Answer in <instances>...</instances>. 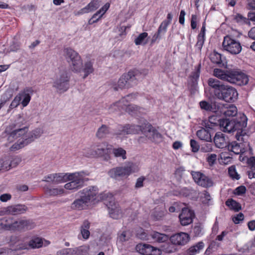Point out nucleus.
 <instances>
[{
	"label": "nucleus",
	"mask_w": 255,
	"mask_h": 255,
	"mask_svg": "<svg viewBox=\"0 0 255 255\" xmlns=\"http://www.w3.org/2000/svg\"><path fill=\"white\" fill-rule=\"evenodd\" d=\"M248 119L244 114H240L239 116L232 119H223L220 121V128L223 131L233 133L237 131L236 138L239 141L247 140L246 128L247 125Z\"/></svg>",
	"instance_id": "nucleus-1"
},
{
	"label": "nucleus",
	"mask_w": 255,
	"mask_h": 255,
	"mask_svg": "<svg viewBox=\"0 0 255 255\" xmlns=\"http://www.w3.org/2000/svg\"><path fill=\"white\" fill-rule=\"evenodd\" d=\"M208 83L215 90V94L219 99L227 102H234L237 99L238 94L235 88L225 85L214 78H209Z\"/></svg>",
	"instance_id": "nucleus-2"
},
{
	"label": "nucleus",
	"mask_w": 255,
	"mask_h": 255,
	"mask_svg": "<svg viewBox=\"0 0 255 255\" xmlns=\"http://www.w3.org/2000/svg\"><path fill=\"white\" fill-rule=\"evenodd\" d=\"M214 75L222 80L239 86L246 85L249 81L247 76L238 70L224 71L216 68L214 70Z\"/></svg>",
	"instance_id": "nucleus-3"
},
{
	"label": "nucleus",
	"mask_w": 255,
	"mask_h": 255,
	"mask_svg": "<svg viewBox=\"0 0 255 255\" xmlns=\"http://www.w3.org/2000/svg\"><path fill=\"white\" fill-rule=\"evenodd\" d=\"M23 118L20 115H18L17 120L15 123L12 124L7 126L4 131L5 133L7 136V140L9 142H12L15 139L20 138L17 142L25 140L28 133V128L27 127L21 128V125L23 124Z\"/></svg>",
	"instance_id": "nucleus-4"
},
{
	"label": "nucleus",
	"mask_w": 255,
	"mask_h": 255,
	"mask_svg": "<svg viewBox=\"0 0 255 255\" xmlns=\"http://www.w3.org/2000/svg\"><path fill=\"white\" fill-rule=\"evenodd\" d=\"M89 175L88 171H80L70 173L69 175L68 181L64 185V188L67 190H77L81 188L85 185V183L89 180L87 177Z\"/></svg>",
	"instance_id": "nucleus-5"
},
{
	"label": "nucleus",
	"mask_w": 255,
	"mask_h": 255,
	"mask_svg": "<svg viewBox=\"0 0 255 255\" xmlns=\"http://www.w3.org/2000/svg\"><path fill=\"white\" fill-rule=\"evenodd\" d=\"M138 75L137 72L134 71L124 74L119 79L117 84L113 85V88L115 91H118L134 86L137 84Z\"/></svg>",
	"instance_id": "nucleus-6"
},
{
	"label": "nucleus",
	"mask_w": 255,
	"mask_h": 255,
	"mask_svg": "<svg viewBox=\"0 0 255 255\" xmlns=\"http://www.w3.org/2000/svg\"><path fill=\"white\" fill-rule=\"evenodd\" d=\"M64 53L66 59L72 70L75 72H80L83 66V63L79 54L70 48H65Z\"/></svg>",
	"instance_id": "nucleus-7"
},
{
	"label": "nucleus",
	"mask_w": 255,
	"mask_h": 255,
	"mask_svg": "<svg viewBox=\"0 0 255 255\" xmlns=\"http://www.w3.org/2000/svg\"><path fill=\"white\" fill-rule=\"evenodd\" d=\"M112 146L105 142H103L93 148L90 149L86 156L88 157H103L105 160L108 161L110 158Z\"/></svg>",
	"instance_id": "nucleus-8"
},
{
	"label": "nucleus",
	"mask_w": 255,
	"mask_h": 255,
	"mask_svg": "<svg viewBox=\"0 0 255 255\" xmlns=\"http://www.w3.org/2000/svg\"><path fill=\"white\" fill-rule=\"evenodd\" d=\"M70 76L66 71H60L56 75L53 83V87L55 88L57 92L63 93L69 88Z\"/></svg>",
	"instance_id": "nucleus-9"
},
{
	"label": "nucleus",
	"mask_w": 255,
	"mask_h": 255,
	"mask_svg": "<svg viewBox=\"0 0 255 255\" xmlns=\"http://www.w3.org/2000/svg\"><path fill=\"white\" fill-rule=\"evenodd\" d=\"M43 133V130L40 128H36L27 134L25 140L16 142L12 144L9 149L14 151L19 150L34 141L36 139L39 138Z\"/></svg>",
	"instance_id": "nucleus-10"
},
{
	"label": "nucleus",
	"mask_w": 255,
	"mask_h": 255,
	"mask_svg": "<svg viewBox=\"0 0 255 255\" xmlns=\"http://www.w3.org/2000/svg\"><path fill=\"white\" fill-rule=\"evenodd\" d=\"M222 46L225 50L233 55L239 54L242 49L239 41L230 35H226L224 37Z\"/></svg>",
	"instance_id": "nucleus-11"
},
{
	"label": "nucleus",
	"mask_w": 255,
	"mask_h": 255,
	"mask_svg": "<svg viewBox=\"0 0 255 255\" xmlns=\"http://www.w3.org/2000/svg\"><path fill=\"white\" fill-rule=\"evenodd\" d=\"M143 123L140 125L127 124L125 126L120 125L115 132L117 135H125L129 134H136L142 131Z\"/></svg>",
	"instance_id": "nucleus-12"
},
{
	"label": "nucleus",
	"mask_w": 255,
	"mask_h": 255,
	"mask_svg": "<svg viewBox=\"0 0 255 255\" xmlns=\"http://www.w3.org/2000/svg\"><path fill=\"white\" fill-rule=\"evenodd\" d=\"M191 174L194 182L199 186L209 188L213 185L212 179L200 171H191Z\"/></svg>",
	"instance_id": "nucleus-13"
},
{
	"label": "nucleus",
	"mask_w": 255,
	"mask_h": 255,
	"mask_svg": "<svg viewBox=\"0 0 255 255\" xmlns=\"http://www.w3.org/2000/svg\"><path fill=\"white\" fill-rule=\"evenodd\" d=\"M132 164L129 163L126 166L117 167L110 169L108 172L109 175L113 178L117 179L129 175L132 172Z\"/></svg>",
	"instance_id": "nucleus-14"
},
{
	"label": "nucleus",
	"mask_w": 255,
	"mask_h": 255,
	"mask_svg": "<svg viewBox=\"0 0 255 255\" xmlns=\"http://www.w3.org/2000/svg\"><path fill=\"white\" fill-rule=\"evenodd\" d=\"M145 136L151 140H156L161 138V134L151 124L144 121L142 131Z\"/></svg>",
	"instance_id": "nucleus-15"
},
{
	"label": "nucleus",
	"mask_w": 255,
	"mask_h": 255,
	"mask_svg": "<svg viewBox=\"0 0 255 255\" xmlns=\"http://www.w3.org/2000/svg\"><path fill=\"white\" fill-rule=\"evenodd\" d=\"M35 226L31 220L20 219L14 221V225L11 226V229H14V231H25L33 229Z\"/></svg>",
	"instance_id": "nucleus-16"
},
{
	"label": "nucleus",
	"mask_w": 255,
	"mask_h": 255,
	"mask_svg": "<svg viewBox=\"0 0 255 255\" xmlns=\"http://www.w3.org/2000/svg\"><path fill=\"white\" fill-rule=\"evenodd\" d=\"M136 250L143 255H159L160 251L147 244H139L136 246Z\"/></svg>",
	"instance_id": "nucleus-17"
},
{
	"label": "nucleus",
	"mask_w": 255,
	"mask_h": 255,
	"mask_svg": "<svg viewBox=\"0 0 255 255\" xmlns=\"http://www.w3.org/2000/svg\"><path fill=\"white\" fill-rule=\"evenodd\" d=\"M193 211L188 208H184L182 210L181 214L179 215V218L182 226H187L191 224L194 217Z\"/></svg>",
	"instance_id": "nucleus-18"
},
{
	"label": "nucleus",
	"mask_w": 255,
	"mask_h": 255,
	"mask_svg": "<svg viewBox=\"0 0 255 255\" xmlns=\"http://www.w3.org/2000/svg\"><path fill=\"white\" fill-rule=\"evenodd\" d=\"M28 210V208L23 204H17L9 206L3 208L1 211L5 214H10L16 215L25 213Z\"/></svg>",
	"instance_id": "nucleus-19"
},
{
	"label": "nucleus",
	"mask_w": 255,
	"mask_h": 255,
	"mask_svg": "<svg viewBox=\"0 0 255 255\" xmlns=\"http://www.w3.org/2000/svg\"><path fill=\"white\" fill-rule=\"evenodd\" d=\"M79 193L82 194L89 203L96 199L98 194V188L96 186H91L84 188Z\"/></svg>",
	"instance_id": "nucleus-20"
},
{
	"label": "nucleus",
	"mask_w": 255,
	"mask_h": 255,
	"mask_svg": "<svg viewBox=\"0 0 255 255\" xmlns=\"http://www.w3.org/2000/svg\"><path fill=\"white\" fill-rule=\"evenodd\" d=\"M170 240L173 245L183 246L188 242L189 236L187 233L181 232L171 236Z\"/></svg>",
	"instance_id": "nucleus-21"
},
{
	"label": "nucleus",
	"mask_w": 255,
	"mask_h": 255,
	"mask_svg": "<svg viewBox=\"0 0 255 255\" xmlns=\"http://www.w3.org/2000/svg\"><path fill=\"white\" fill-rule=\"evenodd\" d=\"M107 206L109 209L110 217L115 219H118L122 216V211L119 204L114 201H110Z\"/></svg>",
	"instance_id": "nucleus-22"
},
{
	"label": "nucleus",
	"mask_w": 255,
	"mask_h": 255,
	"mask_svg": "<svg viewBox=\"0 0 255 255\" xmlns=\"http://www.w3.org/2000/svg\"><path fill=\"white\" fill-rule=\"evenodd\" d=\"M222 120L217 116L213 115L210 116L208 120L203 121L201 125L207 129H213L218 126H220V121Z\"/></svg>",
	"instance_id": "nucleus-23"
},
{
	"label": "nucleus",
	"mask_w": 255,
	"mask_h": 255,
	"mask_svg": "<svg viewBox=\"0 0 255 255\" xmlns=\"http://www.w3.org/2000/svg\"><path fill=\"white\" fill-rule=\"evenodd\" d=\"M238 143L237 141H233L228 145V149L229 150L234 152L235 154H239L241 153L245 152V144L244 143L246 142L240 141Z\"/></svg>",
	"instance_id": "nucleus-24"
},
{
	"label": "nucleus",
	"mask_w": 255,
	"mask_h": 255,
	"mask_svg": "<svg viewBox=\"0 0 255 255\" xmlns=\"http://www.w3.org/2000/svg\"><path fill=\"white\" fill-rule=\"evenodd\" d=\"M169 24L166 21H162L158 28L157 31L152 37L151 42L154 43L157 39L161 38L162 36L164 35L167 31V27Z\"/></svg>",
	"instance_id": "nucleus-25"
},
{
	"label": "nucleus",
	"mask_w": 255,
	"mask_h": 255,
	"mask_svg": "<svg viewBox=\"0 0 255 255\" xmlns=\"http://www.w3.org/2000/svg\"><path fill=\"white\" fill-rule=\"evenodd\" d=\"M89 203L81 194L80 198L76 199L71 204V208L74 210H82L86 208Z\"/></svg>",
	"instance_id": "nucleus-26"
},
{
	"label": "nucleus",
	"mask_w": 255,
	"mask_h": 255,
	"mask_svg": "<svg viewBox=\"0 0 255 255\" xmlns=\"http://www.w3.org/2000/svg\"><path fill=\"white\" fill-rule=\"evenodd\" d=\"M115 135L111 130L109 127L106 125H102L100 128H98L96 136L99 139H103L108 137L110 135Z\"/></svg>",
	"instance_id": "nucleus-27"
},
{
	"label": "nucleus",
	"mask_w": 255,
	"mask_h": 255,
	"mask_svg": "<svg viewBox=\"0 0 255 255\" xmlns=\"http://www.w3.org/2000/svg\"><path fill=\"white\" fill-rule=\"evenodd\" d=\"M209 129H207L206 128H202L201 129L197 130L196 135L199 138L202 140L211 142L212 138L211 133L209 130Z\"/></svg>",
	"instance_id": "nucleus-28"
},
{
	"label": "nucleus",
	"mask_w": 255,
	"mask_h": 255,
	"mask_svg": "<svg viewBox=\"0 0 255 255\" xmlns=\"http://www.w3.org/2000/svg\"><path fill=\"white\" fill-rule=\"evenodd\" d=\"M33 90L31 87L25 88L21 94L23 100L21 104L23 107H26L29 103L31 99V95L33 93Z\"/></svg>",
	"instance_id": "nucleus-29"
},
{
	"label": "nucleus",
	"mask_w": 255,
	"mask_h": 255,
	"mask_svg": "<svg viewBox=\"0 0 255 255\" xmlns=\"http://www.w3.org/2000/svg\"><path fill=\"white\" fill-rule=\"evenodd\" d=\"M214 141L216 146L219 148H223L227 146V142L223 133L217 132L216 133Z\"/></svg>",
	"instance_id": "nucleus-30"
},
{
	"label": "nucleus",
	"mask_w": 255,
	"mask_h": 255,
	"mask_svg": "<svg viewBox=\"0 0 255 255\" xmlns=\"http://www.w3.org/2000/svg\"><path fill=\"white\" fill-rule=\"evenodd\" d=\"M204 244L200 242L191 247L187 251L186 255H195L203 249Z\"/></svg>",
	"instance_id": "nucleus-31"
},
{
	"label": "nucleus",
	"mask_w": 255,
	"mask_h": 255,
	"mask_svg": "<svg viewBox=\"0 0 255 255\" xmlns=\"http://www.w3.org/2000/svg\"><path fill=\"white\" fill-rule=\"evenodd\" d=\"M125 111L129 114L134 116L138 115V113L140 114L143 113L144 109L135 105L128 104Z\"/></svg>",
	"instance_id": "nucleus-32"
},
{
	"label": "nucleus",
	"mask_w": 255,
	"mask_h": 255,
	"mask_svg": "<svg viewBox=\"0 0 255 255\" xmlns=\"http://www.w3.org/2000/svg\"><path fill=\"white\" fill-rule=\"evenodd\" d=\"M90 223L87 220H85L81 226V234L84 239H88L90 236Z\"/></svg>",
	"instance_id": "nucleus-33"
},
{
	"label": "nucleus",
	"mask_w": 255,
	"mask_h": 255,
	"mask_svg": "<svg viewBox=\"0 0 255 255\" xmlns=\"http://www.w3.org/2000/svg\"><path fill=\"white\" fill-rule=\"evenodd\" d=\"M150 236L154 242L158 243H163L168 239V237L165 234L159 232H154L150 234Z\"/></svg>",
	"instance_id": "nucleus-34"
},
{
	"label": "nucleus",
	"mask_w": 255,
	"mask_h": 255,
	"mask_svg": "<svg viewBox=\"0 0 255 255\" xmlns=\"http://www.w3.org/2000/svg\"><path fill=\"white\" fill-rule=\"evenodd\" d=\"M248 163L250 167L247 171V174L250 179L255 178V157H251L248 160Z\"/></svg>",
	"instance_id": "nucleus-35"
},
{
	"label": "nucleus",
	"mask_w": 255,
	"mask_h": 255,
	"mask_svg": "<svg viewBox=\"0 0 255 255\" xmlns=\"http://www.w3.org/2000/svg\"><path fill=\"white\" fill-rule=\"evenodd\" d=\"M234 20L240 25L248 24L250 25L251 19L248 16L246 17L240 13H237L234 16Z\"/></svg>",
	"instance_id": "nucleus-36"
},
{
	"label": "nucleus",
	"mask_w": 255,
	"mask_h": 255,
	"mask_svg": "<svg viewBox=\"0 0 255 255\" xmlns=\"http://www.w3.org/2000/svg\"><path fill=\"white\" fill-rule=\"evenodd\" d=\"M148 33L147 32H142L134 39V43L136 45H144L147 43Z\"/></svg>",
	"instance_id": "nucleus-37"
},
{
	"label": "nucleus",
	"mask_w": 255,
	"mask_h": 255,
	"mask_svg": "<svg viewBox=\"0 0 255 255\" xmlns=\"http://www.w3.org/2000/svg\"><path fill=\"white\" fill-rule=\"evenodd\" d=\"M70 173H54V184H58L67 182Z\"/></svg>",
	"instance_id": "nucleus-38"
},
{
	"label": "nucleus",
	"mask_w": 255,
	"mask_h": 255,
	"mask_svg": "<svg viewBox=\"0 0 255 255\" xmlns=\"http://www.w3.org/2000/svg\"><path fill=\"white\" fill-rule=\"evenodd\" d=\"M201 67V64H199L197 67H196L195 71L192 72L190 76V80L192 83L193 85H195L197 83V80L200 76Z\"/></svg>",
	"instance_id": "nucleus-39"
},
{
	"label": "nucleus",
	"mask_w": 255,
	"mask_h": 255,
	"mask_svg": "<svg viewBox=\"0 0 255 255\" xmlns=\"http://www.w3.org/2000/svg\"><path fill=\"white\" fill-rule=\"evenodd\" d=\"M223 113L226 117H234L237 114V108L236 106L232 105L225 108L223 111Z\"/></svg>",
	"instance_id": "nucleus-40"
},
{
	"label": "nucleus",
	"mask_w": 255,
	"mask_h": 255,
	"mask_svg": "<svg viewBox=\"0 0 255 255\" xmlns=\"http://www.w3.org/2000/svg\"><path fill=\"white\" fill-rule=\"evenodd\" d=\"M93 65V62L90 61L85 63L83 69L82 68L81 69V71L82 70L84 72L83 79H85L89 74L93 72L94 68Z\"/></svg>",
	"instance_id": "nucleus-41"
},
{
	"label": "nucleus",
	"mask_w": 255,
	"mask_h": 255,
	"mask_svg": "<svg viewBox=\"0 0 255 255\" xmlns=\"http://www.w3.org/2000/svg\"><path fill=\"white\" fill-rule=\"evenodd\" d=\"M1 225L2 228L6 230L14 231V229H11V226L14 225V221L11 218H3L2 220Z\"/></svg>",
	"instance_id": "nucleus-42"
},
{
	"label": "nucleus",
	"mask_w": 255,
	"mask_h": 255,
	"mask_svg": "<svg viewBox=\"0 0 255 255\" xmlns=\"http://www.w3.org/2000/svg\"><path fill=\"white\" fill-rule=\"evenodd\" d=\"M112 152L116 157H122L123 160L127 158V152L122 147L112 148Z\"/></svg>",
	"instance_id": "nucleus-43"
},
{
	"label": "nucleus",
	"mask_w": 255,
	"mask_h": 255,
	"mask_svg": "<svg viewBox=\"0 0 255 255\" xmlns=\"http://www.w3.org/2000/svg\"><path fill=\"white\" fill-rule=\"evenodd\" d=\"M43 242L42 239L35 238L29 242L28 247L32 249L39 248L42 246Z\"/></svg>",
	"instance_id": "nucleus-44"
},
{
	"label": "nucleus",
	"mask_w": 255,
	"mask_h": 255,
	"mask_svg": "<svg viewBox=\"0 0 255 255\" xmlns=\"http://www.w3.org/2000/svg\"><path fill=\"white\" fill-rule=\"evenodd\" d=\"M226 205L235 211H239L241 209L240 204L232 199H228L226 202Z\"/></svg>",
	"instance_id": "nucleus-45"
},
{
	"label": "nucleus",
	"mask_w": 255,
	"mask_h": 255,
	"mask_svg": "<svg viewBox=\"0 0 255 255\" xmlns=\"http://www.w3.org/2000/svg\"><path fill=\"white\" fill-rule=\"evenodd\" d=\"M248 5L252 11L248 12V16L252 21L255 22V0H252L248 3Z\"/></svg>",
	"instance_id": "nucleus-46"
},
{
	"label": "nucleus",
	"mask_w": 255,
	"mask_h": 255,
	"mask_svg": "<svg viewBox=\"0 0 255 255\" xmlns=\"http://www.w3.org/2000/svg\"><path fill=\"white\" fill-rule=\"evenodd\" d=\"M135 98V96L134 94H130L122 98L119 101H117V102L112 104V107L115 106L116 105H117V104L124 103L125 102H126L127 104H128V103L129 102L131 101L132 100L134 99Z\"/></svg>",
	"instance_id": "nucleus-47"
},
{
	"label": "nucleus",
	"mask_w": 255,
	"mask_h": 255,
	"mask_svg": "<svg viewBox=\"0 0 255 255\" xmlns=\"http://www.w3.org/2000/svg\"><path fill=\"white\" fill-rule=\"evenodd\" d=\"M10 163L7 157L0 159V171L8 170L10 169Z\"/></svg>",
	"instance_id": "nucleus-48"
},
{
	"label": "nucleus",
	"mask_w": 255,
	"mask_h": 255,
	"mask_svg": "<svg viewBox=\"0 0 255 255\" xmlns=\"http://www.w3.org/2000/svg\"><path fill=\"white\" fill-rule=\"evenodd\" d=\"M64 190L63 188H48L46 191V194L49 196H56L64 193Z\"/></svg>",
	"instance_id": "nucleus-49"
},
{
	"label": "nucleus",
	"mask_w": 255,
	"mask_h": 255,
	"mask_svg": "<svg viewBox=\"0 0 255 255\" xmlns=\"http://www.w3.org/2000/svg\"><path fill=\"white\" fill-rule=\"evenodd\" d=\"M210 59L211 61L217 64L222 63V56L220 53L217 52H214L210 55Z\"/></svg>",
	"instance_id": "nucleus-50"
},
{
	"label": "nucleus",
	"mask_w": 255,
	"mask_h": 255,
	"mask_svg": "<svg viewBox=\"0 0 255 255\" xmlns=\"http://www.w3.org/2000/svg\"><path fill=\"white\" fill-rule=\"evenodd\" d=\"M229 176L233 179L239 180L240 178V175L237 173L235 166H231L228 169Z\"/></svg>",
	"instance_id": "nucleus-51"
},
{
	"label": "nucleus",
	"mask_w": 255,
	"mask_h": 255,
	"mask_svg": "<svg viewBox=\"0 0 255 255\" xmlns=\"http://www.w3.org/2000/svg\"><path fill=\"white\" fill-rule=\"evenodd\" d=\"M192 233L194 237H199L203 235V228L201 225L197 224L192 228Z\"/></svg>",
	"instance_id": "nucleus-52"
},
{
	"label": "nucleus",
	"mask_w": 255,
	"mask_h": 255,
	"mask_svg": "<svg viewBox=\"0 0 255 255\" xmlns=\"http://www.w3.org/2000/svg\"><path fill=\"white\" fill-rule=\"evenodd\" d=\"M10 163V168L15 167L21 161V158L18 156L7 157Z\"/></svg>",
	"instance_id": "nucleus-53"
},
{
	"label": "nucleus",
	"mask_w": 255,
	"mask_h": 255,
	"mask_svg": "<svg viewBox=\"0 0 255 255\" xmlns=\"http://www.w3.org/2000/svg\"><path fill=\"white\" fill-rule=\"evenodd\" d=\"M21 100V97L20 96H16L13 100L9 106V109L7 110V112H9L11 110L16 108L20 104V101Z\"/></svg>",
	"instance_id": "nucleus-54"
},
{
	"label": "nucleus",
	"mask_w": 255,
	"mask_h": 255,
	"mask_svg": "<svg viewBox=\"0 0 255 255\" xmlns=\"http://www.w3.org/2000/svg\"><path fill=\"white\" fill-rule=\"evenodd\" d=\"M128 106V104L125 102L124 103H121L119 104H117L114 107H112V105L109 107V110L111 111V112H113L115 111H122V110H126V108Z\"/></svg>",
	"instance_id": "nucleus-55"
},
{
	"label": "nucleus",
	"mask_w": 255,
	"mask_h": 255,
	"mask_svg": "<svg viewBox=\"0 0 255 255\" xmlns=\"http://www.w3.org/2000/svg\"><path fill=\"white\" fill-rule=\"evenodd\" d=\"M89 12L93 11L99 7V4L97 0H93L87 5Z\"/></svg>",
	"instance_id": "nucleus-56"
},
{
	"label": "nucleus",
	"mask_w": 255,
	"mask_h": 255,
	"mask_svg": "<svg viewBox=\"0 0 255 255\" xmlns=\"http://www.w3.org/2000/svg\"><path fill=\"white\" fill-rule=\"evenodd\" d=\"M205 40V37L197 36V41L195 45V47L199 52H200L201 51Z\"/></svg>",
	"instance_id": "nucleus-57"
},
{
	"label": "nucleus",
	"mask_w": 255,
	"mask_h": 255,
	"mask_svg": "<svg viewBox=\"0 0 255 255\" xmlns=\"http://www.w3.org/2000/svg\"><path fill=\"white\" fill-rule=\"evenodd\" d=\"M130 237V233L128 231H123L119 236L120 242H123L128 240Z\"/></svg>",
	"instance_id": "nucleus-58"
},
{
	"label": "nucleus",
	"mask_w": 255,
	"mask_h": 255,
	"mask_svg": "<svg viewBox=\"0 0 255 255\" xmlns=\"http://www.w3.org/2000/svg\"><path fill=\"white\" fill-rule=\"evenodd\" d=\"M200 107L202 110L211 111L213 109L212 105L206 101H202L199 103Z\"/></svg>",
	"instance_id": "nucleus-59"
},
{
	"label": "nucleus",
	"mask_w": 255,
	"mask_h": 255,
	"mask_svg": "<svg viewBox=\"0 0 255 255\" xmlns=\"http://www.w3.org/2000/svg\"><path fill=\"white\" fill-rule=\"evenodd\" d=\"M21 241H22V237L17 235H12L9 239V243L12 245H15L16 247L17 244Z\"/></svg>",
	"instance_id": "nucleus-60"
},
{
	"label": "nucleus",
	"mask_w": 255,
	"mask_h": 255,
	"mask_svg": "<svg viewBox=\"0 0 255 255\" xmlns=\"http://www.w3.org/2000/svg\"><path fill=\"white\" fill-rule=\"evenodd\" d=\"M192 191L191 188L183 187L179 190L178 192L179 195L187 197L191 194Z\"/></svg>",
	"instance_id": "nucleus-61"
},
{
	"label": "nucleus",
	"mask_w": 255,
	"mask_h": 255,
	"mask_svg": "<svg viewBox=\"0 0 255 255\" xmlns=\"http://www.w3.org/2000/svg\"><path fill=\"white\" fill-rule=\"evenodd\" d=\"M213 150V145L211 143H206L201 145V151L203 152H209Z\"/></svg>",
	"instance_id": "nucleus-62"
},
{
	"label": "nucleus",
	"mask_w": 255,
	"mask_h": 255,
	"mask_svg": "<svg viewBox=\"0 0 255 255\" xmlns=\"http://www.w3.org/2000/svg\"><path fill=\"white\" fill-rule=\"evenodd\" d=\"M102 17V14H100L97 11L93 14L92 17L89 20L88 24L92 25L99 21V20Z\"/></svg>",
	"instance_id": "nucleus-63"
},
{
	"label": "nucleus",
	"mask_w": 255,
	"mask_h": 255,
	"mask_svg": "<svg viewBox=\"0 0 255 255\" xmlns=\"http://www.w3.org/2000/svg\"><path fill=\"white\" fill-rule=\"evenodd\" d=\"M0 255H15V252L8 248H0Z\"/></svg>",
	"instance_id": "nucleus-64"
}]
</instances>
